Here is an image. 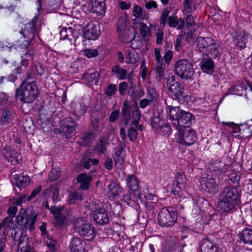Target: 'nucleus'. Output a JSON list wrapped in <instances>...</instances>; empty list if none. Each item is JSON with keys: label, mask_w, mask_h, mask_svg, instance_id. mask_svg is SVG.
Masks as SVG:
<instances>
[{"label": "nucleus", "mask_w": 252, "mask_h": 252, "mask_svg": "<svg viewBox=\"0 0 252 252\" xmlns=\"http://www.w3.org/2000/svg\"><path fill=\"white\" fill-rule=\"evenodd\" d=\"M240 195L236 188L226 187L220 193L218 206L223 213H231L240 200Z\"/></svg>", "instance_id": "nucleus-1"}, {"label": "nucleus", "mask_w": 252, "mask_h": 252, "mask_svg": "<svg viewBox=\"0 0 252 252\" xmlns=\"http://www.w3.org/2000/svg\"><path fill=\"white\" fill-rule=\"evenodd\" d=\"M168 110L169 119L177 130L180 127H189L194 121L193 115L190 112L181 109L179 107L168 105L166 103Z\"/></svg>", "instance_id": "nucleus-2"}, {"label": "nucleus", "mask_w": 252, "mask_h": 252, "mask_svg": "<svg viewBox=\"0 0 252 252\" xmlns=\"http://www.w3.org/2000/svg\"><path fill=\"white\" fill-rule=\"evenodd\" d=\"M39 94V91L34 81L24 80L16 90V97L25 103L33 102Z\"/></svg>", "instance_id": "nucleus-3"}, {"label": "nucleus", "mask_w": 252, "mask_h": 252, "mask_svg": "<svg viewBox=\"0 0 252 252\" xmlns=\"http://www.w3.org/2000/svg\"><path fill=\"white\" fill-rule=\"evenodd\" d=\"M74 228L81 236L86 237L88 241H92L95 237L94 227L92 224L84 218H78L74 221Z\"/></svg>", "instance_id": "nucleus-4"}, {"label": "nucleus", "mask_w": 252, "mask_h": 252, "mask_svg": "<svg viewBox=\"0 0 252 252\" xmlns=\"http://www.w3.org/2000/svg\"><path fill=\"white\" fill-rule=\"evenodd\" d=\"M192 66V64L189 61L180 60L175 64L176 73L182 79L193 80L194 70Z\"/></svg>", "instance_id": "nucleus-5"}, {"label": "nucleus", "mask_w": 252, "mask_h": 252, "mask_svg": "<svg viewBox=\"0 0 252 252\" xmlns=\"http://www.w3.org/2000/svg\"><path fill=\"white\" fill-rule=\"evenodd\" d=\"M175 211L171 207L163 208L158 213V222L164 227H172L177 220Z\"/></svg>", "instance_id": "nucleus-6"}, {"label": "nucleus", "mask_w": 252, "mask_h": 252, "mask_svg": "<svg viewBox=\"0 0 252 252\" xmlns=\"http://www.w3.org/2000/svg\"><path fill=\"white\" fill-rule=\"evenodd\" d=\"M178 133H176L178 143L186 146L193 144L197 141V136L194 130L192 129L185 130L179 128Z\"/></svg>", "instance_id": "nucleus-7"}, {"label": "nucleus", "mask_w": 252, "mask_h": 252, "mask_svg": "<svg viewBox=\"0 0 252 252\" xmlns=\"http://www.w3.org/2000/svg\"><path fill=\"white\" fill-rule=\"evenodd\" d=\"M175 179L176 180L173 185V194L177 198L185 196L186 194V192L185 191L186 181L185 176L178 172L176 174Z\"/></svg>", "instance_id": "nucleus-8"}, {"label": "nucleus", "mask_w": 252, "mask_h": 252, "mask_svg": "<svg viewBox=\"0 0 252 252\" xmlns=\"http://www.w3.org/2000/svg\"><path fill=\"white\" fill-rule=\"evenodd\" d=\"M37 23V17H34L25 26V29L20 31L21 34H22L24 38L26 39L25 40L24 45L28 46L32 42L35 36V28Z\"/></svg>", "instance_id": "nucleus-9"}, {"label": "nucleus", "mask_w": 252, "mask_h": 252, "mask_svg": "<svg viewBox=\"0 0 252 252\" xmlns=\"http://www.w3.org/2000/svg\"><path fill=\"white\" fill-rule=\"evenodd\" d=\"M151 126L156 133L160 135L170 133L171 127L159 115L155 116L151 119Z\"/></svg>", "instance_id": "nucleus-10"}, {"label": "nucleus", "mask_w": 252, "mask_h": 252, "mask_svg": "<svg viewBox=\"0 0 252 252\" xmlns=\"http://www.w3.org/2000/svg\"><path fill=\"white\" fill-rule=\"evenodd\" d=\"M166 85L172 94L174 95L178 99L182 97H184V90L181 87L179 83L175 80V77L173 75L169 76Z\"/></svg>", "instance_id": "nucleus-11"}, {"label": "nucleus", "mask_w": 252, "mask_h": 252, "mask_svg": "<svg viewBox=\"0 0 252 252\" xmlns=\"http://www.w3.org/2000/svg\"><path fill=\"white\" fill-rule=\"evenodd\" d=\"M1 153L4 158L12 164L19 163L22 159L20 153L9 147H3Z\"/></svg>", "instance_id": "nucleus-12"}, {"label": "nucleus", "mask_w": 252, "mask_h": 252, "mask_svg": "<svg viewBox=\"0 0 252 252\" xmlns=\"http://www.w3.org/2000/svg\"><path fill=\"white\" fill-rule=\"evenodd\" d=\"M127 186L130 193L134 197L143 200V195L139 189L138 182L135 176L133 175L128 176L127 179Z\"/></svg>", "instance_id": "nucleus-13"}, {"label": "nucleus", "mask_w": 252, "mask_h": 252, "mask_svg": "<svg viewBox=\"0 0 252 252\" xmlns=\"http://www.w3.org/2000/svg\"><path fill=\"white\" fill-rule=\"evenodd\" d=\"M51 212L54 215L55 218L54 224L57 227H62L64 224L65 220V210L63 206L61 207L52 206L50 209Z\"/></svg>", "instance_id": "nucleus-14"}, {"label": "nucleus", "mask_w": 252, "mask_h": 252, "mask_svg": "<svg viewBox=\"0 0 252 252\" xmlns=\"http://www.w3.org/2000/svg\"><path fill=\"white\" fill-rule=\"evenodd\" d=\"M197 252H220L217 244L208 238L202 239L199 243Z\"/></svg>", "instance_id": "nucleus-15"}, {"label": "nucleus", "mask_w": 252, "mask_h": 252, "mask_svg": "<svg viewBox=\"0 0 252 252\" xmlns=\"http://www.w3.org/2000/svg\"><path fill=\"white\" fill-rule=\"evenodd\" d=\"M92 216L96 223L100 224L107 223L109 220L107 212L104 208L99 207L93 211Z\"/></svg>", "instance_id": "nucleus-16"}, {"label": "nucleus", "mask_w": 252, "mask_h": 252, "mask_svg": "<svg viewBox=\"0 0 252 252\" xmlns=\"http://www.w3.org/2000/svg\"><path fill=\"white\" fill-rule=\"evenodd\" d=\"M77 126V123L73 119L67 118L65 120L61 126V129L66 138H69L71 135L76 131Z\"/></svg>", "instance_id": "nucleus-17"}, {"label": "nucleus", "mask_w": 252, "mask_h": 252, "mask_svg": "<svg viewBox=\"0 0 252 252\" xmlns=\"http://www.w3.org/2000/svg\"><path fill=\"white\" fill-rule=\"evenodd\" d=\"M99 32L98 27L94 23L91 22L85 28L84 35L86 38L89 40H95L98 37Z\"/></svg>", "instance_id": "nucleus-18"}, {"label": "nucleus", "mask_w": 252, "mask_h": 252, "mask_svg": "<svg viewBox=\"0 0 252 252\" xmlns=\"http://www.w3.org/2000/svg\"><path fill=\"white\" fill-rule=\"evenodd\" d=\"M60 34L61 39L67 40L71 45L75 42L77 38L76 32L73 31L71 27L62 28L60 32Z\"/></svg>", "instance_id": "nucleus-19"}, {"label": "nucleus", "mask_w": 252, "mask_h": 252, "mask_svg": "<svg viewBox=\"0 0 252 252\" xmlns=\"http://www.w3.org/2000/svg\"><path fill=\"white\" fill-rule=\"evenodd\" d=\"M248 37V34L244 31L236 32L235 36L233 37L234 45L240 50L244 49L246 46Z\"/></svg>", "instance_id": "nucleus-20"}, {"label": "nucleus", "mask_w": 252, "mask_h": 252, "mask_svg": "<svg viewBox=\"0 0 252 252\" xmlns=\"http://www.w3.org/2000/svg\"><path fill=\"white\" fill-rule=\"evenodd\" d=\"M125 142H120L115 148V153L114 156V159L116 164L122 165L124 163L126 151L124 149Z\"/></svg>", "instance_id": "nucleus-21"}, {"label": "nucleus", "mask_w": 252, "mask_h": 252, "mask_svg": "<svg viewBox=\"0 0 252 252\" xmlns=\"http://www.w3.org/2000/svg\"><path fill=\"white\" fill-rule=\"evenodd\" d=\"M105 0H92L91 12L96 14L97 16L104 14Z\"/></svg>", "instance_id": "nucleus-22"}, {"label": "nucleus", "mask_w": 252, "mask_h": 252, "mask_svg": "<svg viewBox=\"0 0 252 252\" xmlns=\"http://www.w3.org/2000/svg\"><path fill=\"white\" fill-rule=\"evenodd\" d=\"M0 114V124L1 126L8 125L14 118V115L11 111L6 107L1 109Z\"/></svg>", "instance_id": "nucleus-23"}, {"label": "nucleus", "mask_w": 252, "mask_h": 252, "mask_svg": "<svg viewBox=\"0 0 252 252\" xmlns=\"http://www.w3.org/2000/svg\"><path fill=\"white\" fill-rule=\"evenodd\" d=\"M202 188L206 192L215 194L218 190L219 186L215 179L209 178L207 179L204 183L202 184Z\"/></svg>", "instance_id": "nucleus-24"}, {"label": "nucleus", "mask_w": 252, "mask_h": 252, "mask_svg": "<svg viewBox=\"0 0 252 252\" xmlns=\"http://www.w3.org/2000/svg\"><path fill=\"white\" fill-rule=\"evenodd\" d=\"M229 166L228 164H225L220 160H212L209 163L208 168L212 170L217 171L223 173L228 171Z\"/></svg>", "instance_id": "nucleus-25"}, {"label": "nucleus", "mask_w": 252, "mask_h": 252, "mask_svg": "<svg viewBox=\"0 0 252 252\" xmlns=\"http://www.w3.org/2000/svg\"><path fill=\"white\" fill-rule=\"evenodd\" d=\"M76 180L78 183L80 184V188L84 190H87L89 189L92 177L86 174L81 173L77 176Z\"/></svg>", "instance_id": "nucleus-26"}, {"label": "nucleus", "mask_w": 252, "mask_h": 252, "mask_svg": "<svg viewBox=\"0 0 252 252\" xmlns=\"http://www.w3.org/2000/svg\"><path fill=\"white\" fill-rule=\"evenodd\" d=\"M60 188L57 184H53L44 191L43 194L45 196H51L53 201L56 202L58 200Z\"/></svg>", "instance_id": "nucleus-27"}, {"label": "nucleus", "mask_w": 252, "mask_h": 252, "mask_svg": "<svg viewBox=\"0 0 252 252\" xmlns=\"http://www.w3.org/2000/svg\"><path fill=\"white\" fill-rule=\"evenodd\" d=\"M107 195L111 200L114 199L122 192V189L115 182H111L108 186Z\"/></svg>", "instance_id": "nucleus-28"}, {"label": "nucleus", "mask_w": 252, "mask_h": 252, "mask_svg": "<svg viewBox=\"0 0 252 252\" xmlns=\"http://www.w3.org/2000/svg\"><path fill=\"white\" fill-rule=\"evenodd\" d=\"M238 236L244 244L252 245V229L246 228L239 233Z\"/></svg>", "instance_id": "nucleus-29"}, {"label": "nucleus", "mask_w": 252, "mask_h": 252, "mask_svg": "<svg viewBox=\"0 0 252 252\" xmlns=\"http://www.w3.org/2000/svg\"><path fill=\"white\" fill-rule=\"evenodd\" d=\"M200 66L204 72L210 74L214 72V62L211 59H203L200 62Z\"/></svg>", "instance_id": "nucleus-30"}, {"label": "nucleus", "mask_w": 252, "mask_h": 252, "mask_svg": "<svg viewBox=\"0 0 252 252\" xmlns=\"http://www.w3.org/2000/svg\"><path fill=\"white\" fill-rule=\"evenodd\" d=\"M211 41V37H197L196 40V42L198 51L200 52H205L207 51L209 43H210Z\"/></svg>", "instance_id": "nucleus-31"}, {"label": "nucleus", "mask_w": 252, "mask_h": 252, "mask_svg": "<svg viewBox=\"0 0 252 252\" xmlns=\"http://www.w3.org/2000/svg\"><path fill=\"white\" fill-rule=\"evenodd\" d=\"M69 247L72 252H82L85 250L81 240L77 237L72 238Z\"/></svg>", "instance_id": "nucleus-32"}, {"label": "nucleus", "mask_w": 252, "mask_h": 252, "mask_svg": "<svg viewBox=\"0 0 252 252\" xmlns=\"http://www.w3.org/2000/svg\"><path fill=\"white\" fill-rule=\"evenodd\" d=\"M245 90V85L243 83L239 82L230 88L226 95L230 94L242 95Z\"/></svg>", "instance_id": "nucleus-33"}, {"label": "nucleus", "mask_w": 252, "mask_h": 252, "mask_svg": "<svg viewBox=\"0 0 252 252\" xmlns=\"http://www.w3.org/2000/svg\"><path fill=\"white\" fill-rule=\"evenodd\" d=\"M22 61L21 64L24 67H17L15 68V72L17 73H21L24 72L26 67L29 64V61L32 60V55L30 53H26L24 56H21Z\"/></svg>", "instance_id": "nucleus-34"}, {"label": "nucleus", "mask_w": 252, "mask_h": 252, "mask_svg": "<svg viewBox=\"0 0 252 252\" xmlns=\"http://www.w3.org/2000/svg\"><path fill=\"white\" fill-rule=\"evenodd\" d=\"M14 178L16 180L15 184L20 189L27 187L30 182V178L27 175H19L16 174L14 175Z\"/></svg>", "instance_id": "nucleus-35"}, {"label": "nucleus", "mask_w": 252, "mask_h": 252, "mask_svg": "<svg viewBox=\"0 0 252 252\" xmlns=\"http://www.w3.org/2000/svg\"><path fill=\"white\" fill-rule=\"evenodd\" d=\"M31 211V210L30 209H27L26 211L23 208L20 209L18 215L15 219L18 225L25 227H27V222H26V219H25V216H28V214Z\"/></svg>", "instance_id": "nucleus-36"}, {"label": "nucleus", "mask_w": 252, "mask_h": 252, "mask_svg": "<svg viewBox=\"0 0 252 252\" xmlns=\"http://www.w3.org/2000/svg\"><path fill=\"white\" fill-rule=\"evenodd\" d=\"M128 23V20L126 16L121 17L117 23V32L118 35L121 36L123 35V32H128V29H126V26Z\"/></svg>", "instance_id": "nucleus-37"}, {"label": "nucleus", "mask_w": 252, "mask_h": 252, "mask_svg": "<svg viewBox=\"0 0 252 252\" xmlns=\"http://www.w3.org/2000/svg\"><path fill=\"white\" fill-rule=\"evenodd\" d=\"M93 137V132H86L82 134L78 140V143L82 146H87L92 141Z\"/></svg>", "instance_id": "nucleus-38"}, {"label": "nucleus", "mask_w": 252, "mask_h": 252, "mask_svg": "<svg viewBox=\"0 0 252 252\" xmlns=\"http://www.w3.org/2000/svg\"><path fill=\"white\" fill-rule=\"evenodd\" d=\"M219 46V42H216L211 38V41L209 43L207 51L210 52L213 57H216L217 56L219 53L218 50Z\"/></svg>", "instance_id": "nucleus-39"}, {"label": "nucleus", "mask_w": 252, "mask_h": 252, "mask_svg": "<svg viewBox=\"0 0 252 252\" xmlns=\"http://www.w3.org/2000/svg\"><path fill=\"white\" fill-rule=\"evenodd\" d=\"M112 71L118 75V78L120 80H125L126 78L127 70L123 69L119 65H116L112 67Z\"/></svg>", "instance_id": "nucleus-40"}, {"label": "nucleus", "mask_w": 252, "mask_h": 252, "mask_svg": "<svg viewBox=\"0 0 252 252\" xmlns=\"http://www.w3.org/2000/svg\"><path fill=\"white\" fill-rule=\"evenodd\" d=\"M122 113L124 116V119L125 120L126 123H127L130 120V106H129L127 101H125L124 102Z\"/></svg>", "instance_id": "nucleus-41"}, {"label": "nucleus", "mask_w": 252, "mask_h": 252, "mask_svg": "<svg viewBox=\"0 0 252 252\" xmlns=\"http://www.w3.org/2000/svg\"><path fill=\"white\" fill-rule=\"evenodd\" d=\"M83 199L82 194L76 191H72L69 194L68 196V202L70 204L74 203L77 200H81Z\"/></svg>", "instance_id": "nucleus-42"}, {"label": "nucleus", "mask_w": 252, "mask_h": 252, "mask_svg": "<svg viewBox=\"0 0 252 252\" xmlns=\"http://www.w3.org/2000/svg\"><path fill=\"white\" fill-rule=\"evenodd\" d=\"M171 11V7H167L164 8L160 14V24L164 26L167 23V20L170 16L169 14Z\"/></svg>", "instance_id": "nucleus-43"}, {"label": "nucleus", "mask_w": 252, "mask_h": 252, "mask_svg": "<svg viewBox=\"0 0 252 252\" xmlns=\"http://www.w3.org/2000/svg\"><path fill=\"white\" fill-rule=\"evenodd\" d=\"M129 46L133 49H138L142 47V42L139 36H134L129 41Z\"/></svg>", "instance_id": "nucleus-44"}, {"label": "nucleus", "mask_w": 252, "mask_h": 252, "mask_svg": "<svg viewBox=\"0 0 252 252\" xmlns=\"http://www.w3.org/2000/svg\"><path fill=\"white\" fill-rule=\"evenodd\" d=\"M137 126L130 125L127 131V135L131 142H135L137 138L138 134L136 131Z\"/></svg>", "instance_id": "nucleus-45"}, {"label": "nucleus", "mask_w": 252, "mask_h": 252, "mask_svg": "<svg viewBox=\"0 0 252 252\" xmlns=\"http://www.w3.org/2000/svg\"><path fill=\"white\" fill-rule=\"evenodd\" d=\"M139 56L135 51L132 52H128L126 56V59L129 63H134L138 61Z\"/></svg>", "instance_id": "nucleus-46"}, {"label": "nucleus", "mask_w": 252, "mask_h": 252, "mask_svg": "<svg viewBox=\"0 0 252 252\" xmlns=\"http://www.w3.org/2000/svg\"><path fill=\"white\" fill-rule=\"evenodd\" d=\"M132 12L133 15L135 17L141 20L146 19V15L143 13L142 10L140 6L137 5H134Z\"/></svg>", "instance_id": "nucleus-47"}, {"label": "nucleus", "mask_w": 252, "mask_h": 252, "mask_svg": "<svg viewBox=\"0 0 252 252\" xmlns=\"http://www.w3.org/2000/svg\"><path fill=\"white\" fill-rule=\"evenodd\" d=\"M141 118V115L138 108L137 107L132 112V122L131 125L137 126Z\"/></svg>", "instance_id": "nucleus-48"}, {"label": "nucleus", "mask_w": 252, "mask_h": 252, "mask_svg": "<svg viewBox=\"0 0 252 252\" xmlns=\"http://www.w3.org/2000/svg\"><path fill=\"white\" fill-rule=\"evenodd\" d=\"M164 68L163 64H157L156 67V77L158 81L161 80L164 76Z\"/></svg>", "instance_id": "nucleus-49"}, {"label": "nucleus", "mask_w": 252, "mask_h": 252, "mask_svg": "<svg viewBox=\"0 0 252 252\" xmlns=\"http://www.w3.org/2000/svg\"><path fill=\"white\" fill-rule=\"evenodd\" d=\"M184 5L185 10L188 13H191L196 9L193 0H184Z\"/></svg>", "instance_id": "nucleus-50"}, {"label": "nucleus", "mask_w": 252, "mask_h": 252, "mask_svg": "<svg viewBox=\"0 0 252 252\" xmlns=\"http://www.w3.org/2000/svg\"><path fill=\"white\" fill-rule=\"evenodd\" d=\"M141 92L142 93V95H138V92L136 90V86L132 84L129 88L128 94V95L131 96L133 99H136L137 98H140L144 94V93L143 92Z\"/></svg>", "instance_id": "nucleus-51"}, {"label": "nucleus", "mask_w": 252, "mask_h": 252, "mask_svg": "<svg viewBox=\"0 0 252 252\" xmlns=\"http://www.w3.org/2000/svg\"><path fill=\"white\" fill-rule=\"evenodd\" d=\"M37 214L33 213L29 218H26V222H27V226L26 227H30V230L33 229L34 223L37 219Z\"/></svg>", "instance_id": "nucleus-52"}, {"label": "nucleus", "mask_w": 252, "mask_h": 252, "mask_svg": "<svg viewBox=\"0 0 252 252\" xmlns=\"http://www.w3.org/2000/svg\"><path fill=\"white\" fill-rule=\"evenodd\" d=\"M61 171L60 168L52 169L50 173L49 174V178L50 181H54L58 179L61 176Z\"/></svg>", "instance_id": "nucleus-53"}, {"label": "nucleus", "mask_w": 252, "mask_h": 252, "mask_svg": "<svg viewBox=\"0 0 252 252\" xmlns=\"http://www.w3.org/2000/svg\"><path fill=\"white\" fill-rule=\"evenodd\" d=\"M99 73L97 71H94L92 73H86L85 75V78L88 80L89 82H93L94 81L95 83L97 82V79L99 77Z\"/></svg>", "instance_id": "nucleus-54"}, {"label": "nucleus", "mask_w": 252, "mask_h": 252, "mask_svg": "<svg viewBox=\"0 0 252 252\" xmlns=\"http://www.w3.org/2000/svg\"><path fill=\"white\" fill-rule=\"evenodd\" d=\"M83 55L88 58H93L98 55V51L96 49H86L83 50Z\"/></svg>", "instance_id": "nucleus-55"}, {"label": "nucleus", "mask_w": 252, "mask_h": 252, "mask_svg": "<svg viewBox=\"0 0 252 252\" xmlns=\"http://www.w3.org/2000/svg\"><path fill=\"white\" fill-rule=\"evenodd\" d=\"M46 242L49 250L52 252H56L58 249L56 241L52 238H48Z\"/></svg>", "instance_id": "nucleus-56"}, {"label": "nucleus", "mask_w": 252, "mask_h": 252, "mask_svg": "<svg viewBox=\"0 0 252 252\" xmlns=\"http://www.w3.org/2000/svg\"><path fill=\"white\" fill-rule=\"evenodd\" d=\"M139 31L141 34L144 37L150 35V29L149 27L144 23L140 24Z\"/></svg>", "instance_id": "nucleus-57"}, {"label": "nucleus", "mask_w": 252, "mask_h": 252, "mask_svg": "<svg viewBox=\"0 0 252 252\" xmlns=\"http://www.w3.org/2000/svg\"><path fill=\"white\" fill-rule=\"evenodd\" d=\"M146 190L147 191L142 194L143 199L145 198L147 200H151L153 203L156 202L158 200L157 197L152 193H150L148 188H146Z\"/></svg>", "instance_id": "nucleus-58"}, {"label": "nucleus", "mask_w": 252, "mask_h": 252, "mask_svg": "<svg viewBox=\"0 0 252 252\" xmlns=\"http://www.w3.org/2000/svg\"><path fill=\"white\" fill-rule=\"evenodd\" d=\"M241 177L238 172H233L229 175V180L234 184H239Z\"/></svg>", "instance_id": "nucleus-59"}, {"label": "nucleus", "mask_w": 252, "mask_h": 252, "mask_svg": "<svg viewBox=\"0 0 252 252\" xmlns=\"http://www.w3.org/2000/svg\"><path fill=\"white\" fill-rule=\"evenodd\" d=\"M178 23V18L176 15L170 16L167 20V24L171 28H175Z\"/></svg>", "instance_id": "nucleus-60"}, {"label": "nucleus", "mask_w": 252, "mask_h": 252, "mask_svg": "<svg viewBox=\"0 0 252 252\" xmlns=\"http://www.w3.org/2000/svg\"><path fill=\"white\" fill-rule=\"evenodd\" d=\"M226 126H228L231 127L232 128V130L231 131V132L232 133H241V128L240 127V126L235 124V123H232V122H227V123H224Z\"/></svg>", "instance_id": "nucleus-61"}, {"label": "nucleus", "mask_w": 252, "mask_h": 252, "mask_svg": "<svg viewBox=\"0 0 252 252\" xmlns=\"http://www.w3.org/2000/svg\"><path fill=\"white\" fill-rule=\"evenodd\" d=\"M119 37L121 38V40L123 42H128L132 36V34L128 30V32H123V35L120 36L118 35Z\"/></svg>", "instance_id": "nucleus-62"}, {"label": "nucleus", "mask_w": 252, "mask_h": 252, "mask_svg": "<svg viewBox=\"0 0 252 252\" xmlns=\"http://www.w3.org/2000/svg\"><path fill=\"white\" fill-rule=\"evenodd\" d=\"M156 97L157 92L155 89L153 88H148L147 98H148L150 101H153L154 99L156 98Z\"/></svg>", "instance_id": "nucleus-63"}, {"label": "nucleus", "mask_w": 252, "mask_h": 252, "mask_svg": "<svg viewBox=\"0 0 252 252\" xmlns=\"http://www.w3.org/2000/svg\"><path fill=\"white\" fill-rule=\"evenodd\" d=\"M160 52V51L159 48H156L155 49L154 54L157 62V64H163V58H162Z\"/></svg>", "instance_id": "nucleus-64"}]
</instances>
